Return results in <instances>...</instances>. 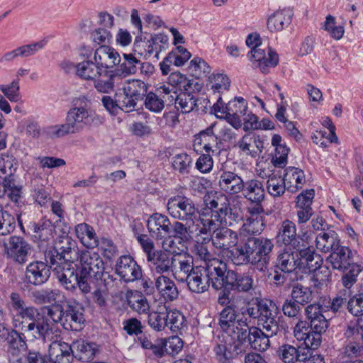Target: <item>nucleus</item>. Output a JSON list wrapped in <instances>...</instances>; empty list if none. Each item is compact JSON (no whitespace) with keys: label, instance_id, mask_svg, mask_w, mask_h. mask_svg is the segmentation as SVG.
<instances>
[{"label":"nucleus","instance_id":"obj_1","mask_svg":"<svg viewBox=\"0 0 363 363\" xmlns=\"http://www.w3.org/2000/svg\"><path fill=\"white\" fill-rule=\"evenodd\" d=\"M272 240L264 237H249L245 242L230 252L235 265L250 263L260 272H265L274 248Z\"/></svg>","mask_w":363,"mask_h":363},{"label":"nucleus","instance_id":"obj_2","mask_svg":"<svg viewBox=\"0 0 363 363\" xmlns=\"http://www.w3.org/2000/svg\"><path fill=\"white\" fill-rule=\"evenodd\" d=\"M205 203L220 225L234 226L243 220V205L238 197L229 199L225 194L216 192L206 196Z\"/></svg>","mask_w":363,"mask_h":363},{"label":"nucleus","instance_id":"obj_3","mask_svg":"<svg viewBox=\"0 0 363 363\" xmlns=\"http://www.w3.org/2000/svg\"><path fill=\"white\" fill-rule=\"evenodd\" d=\"M78 259V271L81 274L79 290L83 294H88L91 290L90 280L101 279L105 271L104 262L98 252L87 250L79 252Z\"/></svg>","mask_w":363,"mask_h":363},{"label":"nucleus","instance_id":"obj_4","mask_svg":"<svg viewBox=\"0 0 363 363\" xmlns=\"http://www.w3.org/2000/svg\"><path fill=\"white\" fill-rule=\"evenodd\" d=\"M242 296L223 291L219 294L218 302L225 306L219 315V325L225 333H232L233 324L240 320L238 303Z\"/></svg>","mask_w":363,"mask_h":363},{"label":"nucleus","instance_id":"obj_5","mask_svg":"<svg viewBox=\"0 0 363 363\" xmlns=\"http://www.w3.org/2000/svg\"><path fill=\"white\" fill-rule=\"evenodd\" d=\"M15 329L30 335L35 339H43L52 334L49 320L42 315L38 308L13 327Z\"/></svg>","mask_w":363,"mask_h":363},{"label":"nucleus","instance_id":"obj_6","mask_svg":"<svg viewBox=\"0 0 363 363\" xmlns=\"http://www.w3.org/2000/svg\"><path fill=\"white\" fill-rule=\"evenodd\" d=\"M260 316L258 324L269 333V335H276L278 333L285 332L284 323L278 317L279 308L270 300L259 301Z\"/></svg>","mask_w":363,"mask_h":363},{"label":"nucleus","instance_id":"obj_7","mask_svg":"<svg viewBox=\"0 0 363 363\" xmlns=\"http://www.w3.org/2000/svg\"><path fill=\"white\" fill-rule=\"evenodd\" d=\"M74 262L68 260L59 261L52 257L51 261L48 262L50 264L54 274L61 284L69 291H74L77 286L79 289L81 282V274L75 272L77 264H74Z\"/></svg>","mask_w":363,"mask_h":363},{"label":"nucleus","instance_id":"obj_8","mask_svg":"<svg viewBox=\"0 0 363 363\" xmlns=\"http://www.w3.org/2000/svg\"><path fill=\"white\" fill-rule=\"evenodd\" d=\"M167 208L173 218L194 223L197 208L190 199L182 196H172L167 201Z\"/></svg>","mask_w":363,"mask_h":363},{"label":"nucleus","instance_id":"obj_9","mask_svg":"<svg viewBox=\"0 0 363 363\" xmlns=\"http://www.w3.org/2000/svg\"><path fill=\"white\" fill-rule=\"evenodd\" d=\"M55 248L54 251H49L45 254L47 262L51 261L52 257L59 261L75 262L78 259L79 250L77 242L66 233H63L62 235L57 238Z\"/></svg>","mask_w":363,"mask_h":363},{"label":"nucleus","instance_id":"obj_10","mask_svg":"<svg viewBox=\"0 0 363 363\" xmlns=\"http://www.w3.org/2000/svg\"><path fill=\"white\" fill-rule=\"evenodd\" d=\"M89 101L85 96L79 97L77 99L79 106L71 108L67 113V116L78 133L91 125L96 118L95 111L87 106Z\"/></svg>","mask_w":363,"mask_h":363},{"label":"nucleus","instance_id":"obj_11","mask_svg":"<svg viewBox=\"0 0 363 363\" xmlns=\"http://www.w3.org/2000/svg\"><path fill=\"white\" fill-rule=\"evenodd\" d=\"M83 308L74 300H69L62 307V325L67 330L79 331L82 329L84 318Z\"/></svg>","mask_w":363,"mask_h":363},{"label":"nucleus","instance_id":"obj_12","mask_svg":"<svg viewBox=\"0 0 363 363\" xmlns=\"http://www.w3.org/2000/svg\"><path fill=\"white\" fill-rule=\"evenodd\" d=\"M116 273L125 282H133L143 277L142 269L130 255L121 256L116 261Z\"/></svg>","mask_w":363,"mask_h":363},{"label":"nucleus","instance_id":"obj_13","mask_svg":"<svg viewBox=\"0 0 363 363\" xmlns=\"http://www.w3.org/2000/svg\"><path fill=\"white\" fill-rule=\"evenodd\" d=\"M248 57L254 66L264 74L269 73V69L277 66L279 62L277 53L270 48H267V51L260 47L255 48L251 50Z\"/></svg>","mask_w":363,"mask_h":363},{"label":"nucleus","instance_id":"obj_14","mask_svg":"<svg viewBox=\"0 0 363 363\" xmlns=\"http://www.w3.org/2000/svg\"><path fill=\"white\" fill-rule=\"evenodd\" d=\"M147 228L152 238L162 240L171 233V222L167 216L155 213L148 218Z\"/></svg>","mask_w":363,"mask_h":363},{"label":"nucleus","instance_id":"obj_15","mask_svg":"<svg viewBox=\"0 0 363 363\" xmlns=\"http://www.w3.org/2000/svg\"><path fill=\"white\" fill-rule=\"evenodd\" d=\"M326 308L319 303H311L305 308V315L309 321L310 329L325 333L328 328V320L323 314Z\"/></svg>","mask_w":363,"mask_h":363},{"label":"nucleus","instance_id":"obj_16","mask_svg":"<svg viewBox=\"0 0 363 363\" xmlns=\"http://www.w3.org/2000/svg\"><path fill=\"white\" fill-rule=\"evenodd\" d=\"M211 240L213 245L223 252L227 251L233 247L237 246L238 243V233L226 227L216 228L211 235Z\"/></svg>","mask_w":363,"mask_h":363},{"label":"nucleus","instance_id":"obj_17","mask_svg":"<svg viewBox=\"0 0 363 363\" xmlns=\"http://www.w3.org/2000/svg\"><path fill=\"white\" fill-rule=\"evenodd\" d=\"M7 306L11 315L13 327L36 309L34 306H26L23 298L16 292L11 294Z\"/></svg>","mask_w":363,"mask_h":363},{"label":"nucleus","instance_id":"obj_18","mask_svg":"<svg viewBox=\"0 0 363 363\" xmlns=\"http://www.w3.org/2000/svg\"><path fill=\"white\" fill-rule=\"evenodd\" d=\"M203 267L206 270L213 288L216 290L223 289L228 272L226 264L218 259H214L205 264Z\"/></svg>","mask_w":363,"mask_h":363},{"label":"nucleus","instance_id":"obj_19","mask_svg":"<svg viewBox=\"0 0 363 363\" xmlns=\"http://www.w3.org/2000/svg\"><path fill=\"white\" fill-rule=\"evenodd\" d=\"M93 60L98 65V68L112 69L121 62L120 54L112 47L101 45L96 49Z\"/></svg>","mask_w":363,"mask_h":363},{"label":"nucleus","instance_id":"obj_20","mask_svg":"<svg viewBox=\"0 0 363 363\" xmlns=\"http://www.w3.org/2000/svg\"><path fill=\"white\" fill-rule=\"evenodd\" d=\"M253 282L252 278L248 274H241L235 271L228 270L223 291L230 293L229 291L231 290L247 292L252 288Z\"/></svg>","mask_w":363,"mask_h":363},{"label":"nucleus","instance_id":"obj_21","mask_svg":"<svg viewBox=\"0 0 363 363\" xmlns=\"http://www.w3.org/2000/svg\"><path fill=\"white\" fill-rule=\"evenodd\" d=\"M172 266L170 272L177 281L182 282H184L194 269L193 259L182 253H177L172 256Z\"/></svg>","mask_w":363,"mask_h":363},{"label":"nucleus","instance_id":"obj_22","mask_svg":"<svg viewBox=\"0 0 363 363\" xmlns=\"http://www.w3.org/2000/svg\"><path fill=\"white\" fill-rule=\"evenodd\" d=\"M31 253V246L23 238L12 236L7 247V255L14 261L23 264Z\"/></svg>","mask_w":363,"mask_h":363},{"label":"nucleus","instance_id":"obj_23","mask_svg":"<svg viewBox=\"0 0 363 363\" xmlns=\"http://www.w3.org/2000/svg\"><path fill=\"white\" fill-rule=\"evenodd\" d=\"M184 281H186L188 289L196 294H202L208 291L211 284L203 266L195 267Z\"/></svg>","mask_w":363,"mask_h":363},{"label":"nucleus","instance_id":"obj_24","mask_svg":"<svg viewBox=\"0 0 363 363\" xmlns=\"http://www.w3.org/2000/svg\"><path fill=\"white\" fill-rule=\"evenodd\" d=\"M155 289L161 298L165 302L177 300L179 291L174 281L167 276L159 275L154 279Z\"/></svg>","mask_w":363,"mask_h":363},{"label":"nucleus","instance_id":"obj_25","mask_svg":"<svg viewBox=\"0 0 363 363\" xmlns=\"http://www.w3.org/2000/svg\"><path fill=\"white\" fill-rule=\"evenodd\" d=\"M237 146L245 155L255 158L262 153L264 143L259 135L249 133L242 137Z\"/></svg>","mask_w":363,"mask_h":363},{"label":"nucleus","instance_id":"obj_26","mask_svg":"<svg viewBox=\"0 0 363 363\" xmlns=\"http://www.w3.org/2000/svg\"><path fill=\"white\" fill-rule=\"evenodd\" d=\"M50 265L43 262L30 263L26 269V278L29 283L34 285H40L47 281L50 276Z\"/></svg>","mask_w":363,"mask_h":363},{"label":"nucleus","instance_id":"obj_27","mask_svg":"<svg viewBox=\"0 0 363 363\" xmlns=\"http://www.w3.org/2000/svg\"><path fill=\"white\" fill-rule=\"evenodd\" d=\"M278 356L284 363H296V362H305L311 355V352L302 347L298 348L284 344L279 347Z\"/></svg>","mask_w":363,"mask_h":363},{"label":"nucleus","instance_id":"obj_28","mask_svg":"<svg viewBox=\"0 0 363 363\" xmlns=\"http://www.w3.org/2000/svg\"><path fill=\"white\" fill-rule=\"evenodd\" d=\"M293 12L289 9L277 10L267 18V29L272 33H277L287 28L291 23Z\"/></svg>","mask_w":363,"mask_h":363},{"label":"nucleus","instance_id":"obj_29","mask_svg":"<svg viewBox=\"0 0 363 363\" xmlns=\"http://www.w3.org/2000/svg\"><path fill=\"white\" fill-rule=\"evenodd\" d=\"M220 189L230 194H237L245 187L243 179L235 172L223 171L219 178Z\"/></svg>","mask_w":363,"mask_h":363},{"label":"nucleus","instance_id":"obj_30","mask_svg":"<svg viewBox=\"0 0 363 363\" xmlns=\"http://www.w3.org/2000/svg\"><path fill=\"white\" fill-rule=\"evenodd\" d=\"M49 357L52 363H71L72 347L65 342H53L49 347Z\"/></svg>","mask_w":363,"mask_h":363},{"label":"nucleus","instance_id":"obj_31","mask_svg":"<svg viewBox=\"0 0 363 363\" xmlns=\"http://www.w3.org/2000/svg\"><path fill=\"white\" fill-rule=\"evenodd\" d=\"M276 267L284 273H290L301 267V261L297 251L284 250L277 256Z\"/></svg>","mask_w":363,"mask_h":363},{"label":"nucleus","instance_id":"obj_32","mask_svg":"<svg viewBox=\"0 0 363 363\" xmlns=\"http://www.w3.org/2000/svg\"><path fill=\"white\" fill-rule=\"evenodd\" d=\"M147 261L156 273L164 275V273L170 272L172 262V256L163 250H156Z\"/></svg>","mask_w":363,"mask_h":363},{"label":"nucleus","instance_id":"obj_33","mask_svg":"<svg viewBox=\"0 0 363 363\" xmlns=\"http://www.w3.org/2000/svg\"><path fill=\"white\" fill-rule=\"evenodd\" d=\"M350 254L351 251L348 247L339 245L327 258V262L335 269L345 270L351 267L352 260Z\"/></svg>","mask_w":363,"mask_h":363},{"label":"nucleus","instance_id":"obj_34","mask_svg":"<svg viewBox=\"0 0 363 363\" xmlns=\"http://www.w3.org/2000/svg\"><path fill=\"white\" fill-rule=\"evenodd\" d=\"M241 192L244 198L255 203H261L264 200L265 195L263 184L257 179L247 181Z\"/></svg>","mask_w":363,"mask_h":363},{"label":"nucleus","instance_id":"obj_35","mask_svg":"<svg viewBox=\"0 0 363 363\" xmlns=\"http://www.w3.org/2000/svg\"><path fill=\"white\" fill-rule=\"evenodd\" d=\"M250 328L248 326L246 320L242 318L238 320V323L233 324L232 333H225L234 345V351L235 354L242 352L241 345L247 339V336Z\"/></svg>","mask_w":363,"mask_h":363},{"label":"nucleus","instance_id":"obj_36","mask_svg":"<svg viewBox=\"0 0 363 363\" xmlns=\"http://www.w3.org/2000/svg\"><path fill=\"white\" fill-rule=\"evenodd\" d=\"M284 179L287 190L290 192H296L301 189L306 182L303 172L294 167H289L285 169Z\"/></svg>","mask_w":363,"mask_h":363},{"label":"nucleus","instance_id":"obj_37","mask_svg":"<svg viewBox=\"0 0 363 363\" xmlns=\"http://www.w3.org/2000/svg\"><path fill=\"white\" fill-rule=\"evenodd\" d=\"M75 234L81 243L86 248L93 249L99 244L94 228L85 223L75 226Z\"/></svg>","mask_w":363,"mask_h":363},{"label":"nucleus","instance_id":"obj_38","mask_svg":"<svg viewBox=\"0 0 363 363\" xmlns=\"http://www.w3.org/2000/svg\"><path fill=\"white\" fill-rule=\"evenodd\" d=\"M274 335H269V333H264L261 329L257 327H251L249 330L247 338L252 349L259 352L267 350L269 347V337Z\"/></svg>","mask_w":363,"mask_h":363},{"label":"nucleus","instance_id":"obj_39","mask_svg":"<svg viewBox=\"0 0 363 363\" xmlns=\"http://www.w3.org/2000/svg\"><path fill=\"white\" fill-rule=\"evenodd\" d=\"M33 238L41 245L49 244L53 239L55 228L50 220H41L33 224Z\"/></svg>","mask_w":363,"mask_h":363},{"label":"nucleus","instance_id":"obj_40","mask_svg":"<svg viewBox=\"0 0 363 363\" xmlns=\"http://www.w3.org/2000/svg\"><path fill=\"white\" fill-rule=\"evenodd\" d=\"M141 61L131 53H123V60L120 62L119 67L113 70L118 77L124 78L129 75L135 74Z\"/></svg>","mask_w":363,"mask_h":363},{"label":"nucleus","instance_id":"obj_41","mask_svg":"<svg viewBox=\"0 0 363 363\" xmlns=\"http://www.w3.org/2000/svg\"><path fill=\"white\" fill-rule=\"evenodd\" d=\"M143 43L147 55L155 53V57L159 59L160 52L168 48L169 38L163 33H157L152 35L149 40Z\"/></svg>","mask_w":363,"mask_h":363},{"label":"nucleus","instance_id":"obj_42","mask_svg":"<svg viewBox=\"0 0 363 363\" xmlns=\"http://www.w3.org/2000/svg\"><path fill=\"white\" fill-rule=\"evenodd\" d=\"M296 236V226L295 223L288 219L282 221L277 235L278 242H281L286 245L295 246L297 242Z\"/></svg>","mask_w":363,"mask_h":363},{"label":"nucleus","instance_id":"obj_43","mask_svg":"<svg viewBox=\"0 0 363 363\" xmlns=\"http://www.w3.org/2000/svg\"><path fill=\"white\" fill-rule=\"evenodd\" d=\"M100 68L93 60H84L75 66V73L84 80H93L101 74Z\"/></svg>","mask_w":363,"mask_h":363},{"label":"nucleus","instance_id":"obj_44","mask_svg":"<svg viewBox=\"0 0 363 363\" xmlns=\"http://www.w3.org/2000/svg\"><path fill=\"white\" fill-rule=\"evenodd\" d=\"M291 296L296 303L302 306L318 299V292H314L311 287L298 283L293 286Z\"/></svg>","mask_w":363,"mask_h":363},{"label":"nucleus","instance_id":"obj_45","mask_svg":"<svg viewBox=\"0 0 363 363\" xmlns=\"http://www.w3.org/2000/svg\"><path fill=\"white\" fill-rule=\"evenodd\" d=\"M34 301L38 304H60L63 303L66 298L62 292L58 289H45L37 291L33 294Z\"/></svg>","mask_w":363,"mask_h":363},{"label":"nucleus","instance_id":"obj_46","mask_svg":"<svg viewBox=\"0 0 363 363\" xmlns=\"http://www.w3.org/2000/svg\"><path fill=\"white\" fill-rule=\"evenodd\" d=\"M124 94H129L138 101H143L148 91V85L140 79L125 80L122 88Z\"/></svg>","mask_w":363,"mask_h":363},{"label":"nucleus","instance_id":"obj_47","mask_svg":"<svg viewBox=\"0 0 363 363\" xmlns=\"http://www.w3.org/2000/svg\"><path fill=\"white\" fill-rule=\"evenodd\" d=\"M301 261V267H306L310 271L318 269L323 263V259L310 247L297 250Z\"/></svg>","mask_w":363,"mask_h":363},{"label":"nucleus","instance_id":"obj_48","mask_svg":"<svg viewBox=\"0 0 363 363\" xmlns=\"http://www.w3.org/2000/svg\"><path fill=\"white\" fill-rule=\"evenodd\" d=\"M213 126L207 128L205 130H202L196 136L194 145H203V149L208 153L213 152L214 147H217L218 138L213 133Z\"/></svg>","mask_w":363,"mask_h":363},{"label":"nucleus","instance_id":"obj_49","mask_svg":"<svg viewBox=\"0 0 363 363\" xmlns=\"http://www.w3.org/2000/svg\"><path fill=\"white\" fill-rule=\"evenodd\" d=\"M315 246L323 252H333L339 246L336 233L333 230L319 233L315 238Z\"/></svg>","mask_w":363,"mask_h":363},{"label":"nucleus","instance_id":"obj_50","mask_svg":"<svg viewBox=\"0 0 363 363\" xmlns=\"http://www.w3.org/2000/svg\"><path fill=\"white\" fill-rule=\"evenodd\" d=\"M214 352L216 358L221 363H228L230 359L233 357V353L235 354L233 342L230 340H225V337H223L222 339L218 337L216 340Z\"/></svg>","mask_w":363,"mask_h":363},{"label":"nucleus","instance_id":"obj_51","mask_svg":"<svg viewBox=\"0 0 363 363\" xmlns=\"http://www.w3.org/2000/svg\"><path fill=\"white\" fill-rule=\"evenodd\" d=\"M73 345L77 350L79 359L83 362L93 359L99 350V345L96 343L84 340H77Z\"/></svg>","mask_w":363,"mask_h":363},{"label":"nucleus","instance_id":"obj_52","mask_svg":"<svg viewBox=\"0 0 363 363\" xmlns=\"http://www.w3.org/2000/svg\"><path fill=\"white\" fill-rule=\"evenodd\" d=\"M167 308L164 303H160L157 310L151 312L148 315L149 325L156 331H162L167 328Z\"/></svg>","mask_w":363,"mask_h":363},{"label":"nucleus","instance_id":"obj_53","mask_svg":"<svg viewBox=\"0 0 363 363\" xmlns=\"http://www.w3.org/2000/svg\"><path fill=\"white\" fill-rule=\"evenodd\" d=\"M25 333L13 328L11 331L9 340V352L13 357H18L22 352L27 349V344L25 340Z\"/></svg>","mask_w":363,"mask_h":363},{"label":"nucleus","instance_id":"obj_54","mask_svg":"<svg viewBox=\"0 0 363 363\" xmlns=\"http://www.w3.org/2000/svg\"><path fill=\"white\" fill-rule=\"evenodd\" d=\"M126 296L128 304L133 310L139 313H147L149 311L147 300L141 292L128 291Z\"/></svg>","mask_w":363,"mask_h":363},{"label":"nucleus","instance_id":"obj_55","mask_svg":"<svg viewBox=\"0 0 363 363\" xmlns=\"http://www.w3.org/2000/svg\"><path fill=\"white\" fill-rule=\"evenodd\" d=\"M195 222L198 223L196 225H199V224L202 225L199 230L201 234H208L211 230L213 231L216 228H218L217 227V223H218V221L213 217V213H210L208 209L201 213L196 210V218H195L194 223Z\"/></svg>","mask_w":363,"mask_h":363},{"label":"nucleus","instance_id":"obj_56","mask_svg":"<svg viewBox=\"0 0 363 363\" xmlns=\"http://www.w3.org/2000/svg\"><path fill=\"white\" fill-rule=\"evenodd\" d=\"M235 100H237L239 104V106L237 107V104H235V106H233V111H229L225 114L223 118L235 128L238 129L242 125V120L240 118V116L245 115L247 106L244 102L243 98L236 97Z\"/></svg>","mask_w":363,"mask_h":363},{"label":"nucleus","instance_id":"obj_57","mask_svg":"<svg viewBox=\"0 0 363 363\" xmlns=\"http://www.w3.org/2000/svg\"><path fill=\"white\" fill-rule=\"evenodd\" d=\"M264 228V224L262 217L256 216L255 218H248L240 228V235H254L260 234Z\"/></svg>","mask_w":363,"mask_h":363},{"label":"nucleus","instance_id":"obj_58","mask_svg":"<svg viewBox=\"0 0 363 363\" xmlns=\"http://www.w3.org/2000/svg\"><path fill=\"white\" fill-rule=\"evenodd\" d=\"M176 108L184 113H190L196 106V99L194 94L188 92H180L177 95Z\"/></svg>","mask_w":363,"mask_h":363},{"label":"nucleus","instance_id":"obj_59","mask_svg":"<svg viewBox=\"0 0 363 363\" xmlns=\"http://www.w3.org/2000/svg\"><path fill=\"white\" fill-rule=\"evenodd\" d=\"M192 158L186 153L177 154L172 157V167L182 174L189 173L192 165Z\"/></svg>","mask_w":363,"mask_h":363},{"label":"nucleus","instance_id":"obj_60","mask_svg":"<svg viewBox=\"0 0 363 363\" xmlns=\"http://www.w3.org/2000/svg\"><path fill=\"white\" fill-rule=\"evenodd\" d=\"M285 182L281 176H270L267 182L268 192L274 197L280 196L287 189Z\"/></svg>","mask_w":363,"mask_h":363},{"label":"nucleus","instance_id":"obj_61","mask_svg":"<svg viewBox=\"0 0 363 363\" xmlns=\"http://www.w3.org/2000/svg\"><path fill=\"white\" fill-rule=\"evenodd\" d=\"M322 28L328 32L332 38L336 40H340L345 33L344 26H337L335 18L331 15L326 16Z\"/></svg>","mask_w":363,"mask_h":363},{"label":"nucleus","instance_id":"obj_62","mask_svg":"<svg viewBox=\"0 0 363 363\" xmlns=\"http://www.w3.org/2000/svg\"><path fill=\"white\" fill-rule=\"evenodd\" d=\"M118 78L113 70L109 72L108 77L106 79H100L99 77L94 80V88L100 93L109 94L113 91L115 81Z\"/></svg>","mask_w":363,"mask_h":363},{"label":"nucleus","instance_id":"obj_63","mask_svg":"<svg viewBox=\"0 0 363 363\" xmlns=\"http://www.w3.org/2000/svg\"><path fill=\"white\" fill-rule=\"evenodd\" d=\"M19 90L20 85L18 79H14L9 84L0 85V91L11 102H17L21 100V96Z\"/></svg>","mask_w":363,"mask_h":363},{"label":"nucleus","instance_id":"obj_64","mask_svg":"<svg viewBox=\"0 0 363 363\" xmlns=\"http://www.w3.org/2000/svg\"><path fill=\"white\" fill-rule=\"evenodd\" d=\"M145 97L144 105L147 109L155 113H159L163 110L164 107V99L160 94L150 91L147 92Z\"/></svg>","mask_w":363,"mask_h":363}]
</instances>
